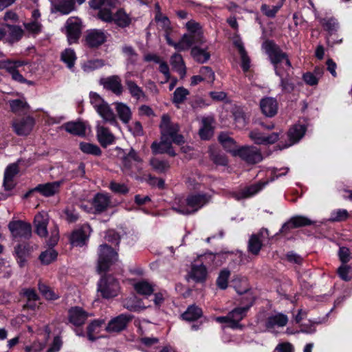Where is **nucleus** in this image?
<instances>
[{
    "instance_id": "nucleus-52",
    "label": "nucleus",
    "mask_w": 352,
    "mask_h": 352,
    "mask_svg": "<svg viewBox=\"0 0 352 352\" xmlns=\"http://www.w3.org/2000/svg\"><path fill=\"white\" fill-rule=\"evenodd\" d=\"M79 148L82 153L94 156H100L102 153L101 149L98 145L89 142H81Z\"/></svg>"
},
{
    "instance_id": "nucleus-60",
    "label": "nucleus",
    "mask_w": 352,
    "mask_h": 352,
    "mask_svg": "<svg viewBox=\"0 0 352 352\" xmlns=\"http://www.w3.org/2000/svg\"><path fill=\"white\" fill-rule=\"evenodd\" d=\"M25 29L32 34L38 35L42 32V25L38 21H31L23 23Z\"/></svg>"
},
{
    "instance_id": "nucleus-1",
    "label": "nucleus",
    "mask_w": 352,
    "mask_h": 352,
    "mask_svg": "<svg viewBox=\"0 0 352 352\" xmlns=\"http://www.w3.org/2000/svg\"><path fill=\"white\" fill-rule=\"evenodd\" d=\"M213 195L212 190L190 192L186 197H176L171 208L183 215L193 214L210 204Z\"/></svg>"
},
{
    "instance_id": "nucleus-14",
    "label": "nucleus",
    "mask_w": 352,
    "mask_h": 352,
    "mask_svg": "<svg viewBox=\"0 0 352 352\" xmlns=\"http://www.w3.org/2000/svg\"><path fill=\"white\" fill-rule=\"evenodd\" d=\"M281 134V131L279 132H273L270 134H265L258 129H255L250 131L248 136L256 144L268 145L276 142L279 140Z\"/></svg>"
},
{
    "instance_id": "nucleus-55",
    "label": "nucleus",
    "mask_w": 352,
    "mask_h": 352,
    "mask_svg": "<svg viewBox=\"0 0 352 352\" xmlns=\"http://www.w3.org/2000/svg\"><path fill=\"white\" fill-rule=\"evenodd\" d=\"M233 118L236 127L243 129L246 126L248 120L244 112L241 109H236L233 111Z\"/></svg>"
},
{
    "instance_id": "nucleus-21",
    "label": "nucleus",
    "mask_w": 352,
    "mask_h": 352,
    "mask_svg": "<svg viewBox=\"0 0 352 352\" xmlns=\"http://www.w3.org/2000/svg\"><path fill=\"white\" fill-rule=\"evenodd\" d=\"M103 328H104L107 331L109 332L110 321L106 324L104 320H94L87 327V338L92 342L96 340L100 337L97 335L100 333Z\"/></svg>"
},
{
    "instance_id": "nucleus-36",
    "label": "nucleus",
    "mask_w": 352,
    "mask_h": 352,
    "mask_svg": "<svg viewBox=\"0 0 352 352\" xmlns=\"http://www.w3.org/2000/svg\"><path fill=\"white\" fill-rule=\"evenodd\" d=\"M102 120L98 121L96 126L97 139L102 147L106 148L110 144V131L107 127L103 125Z\"/></svg>"
},
{
    "instance_id": "nucleus-25",
    "label": "nucleus",
    "mask_w": 352,
    "mask_h": 352,
    "mask_svg": "<svg viewBox=\"0 0 352 352\" xmlns=\"http://www.w3.org/2000/svg\"><path fill=\"white\" fill-rule=\"evenodd\" d=\"M205 43L206 39L203 32L184 34L182 36L184 51L188 50L193 46H203Z\"/></svg>"
},
{
    "instance_id": "nucleus-64",
    "label": "nucleus",
    "mask_w": 352,
    "mask_h": 352,
    "mask_svg": "<svg viewBox=\"0 0 352 352\" xmlns=\"http://www.w3.org/2000/svg\"><path fill=\"white\" fill-rule=\"evenodd\" d=\"M20 294L26 297L28 302L37 301L39 296L34 288H23L21 289Z\"/></svg>"
},
{
    "instance_id": "nucleus-28",
    "label": "nucleus",
    "mask_w": 352,
    "mask_h": 352,
    "mask_svg": "<svg viewBox=\"0 0 352 352\" xmlns=\"http://www.w3.org/2000/svg\"><path fill=\"white\" fill-rule=\"evenodd\" d=\"M110 205V197L102 193H97L91 201L93 213L95 214L104 212Z\"/></svg>"
},
{
    "instance_id": "nucleus-8",
    "label": "nucleus",
    "mask_w": 352,
    "mask_h": 352,
    "mask_svg": "<svg viewBox=\"0 0 352 352\" xmlns=\"http://www.w3.org/2000/svg\"><path fill=\"white\" fill-rule=\"evenodd\" d=\"M8 229L14 239L28 240L32 234L31 223L23 220H12L8 225Z\"/></svg>"
},
{
    "instance_id": "nucleus-31",
    "label": "nucleus",
    "mask_w": 352,
    "mask_h": 352,
    "mask_svg": "<svg viewBox=\"0 0 352 352\" xmlns=\"http://www.w3.org/2000/svg\"><path fill=\"white\" fill-rule=\"evenodd\" d=\"M56 12L69 14L75 9V0H50Z\"/></svg>"
},
{
    "instance_id": "nucleus-45",
    "label": "nucleus",
    "mask_w": 352,
    "mask_h": 352,
    "mask_svg": "<svg viewBox=\"0 0 352 352\" xmlns=\"http://www.w3.org/2000/svg\"><path fill=\"white\" fill-rule=\"evenodd\" d=\"M35 226V233L41 237H45L47 235V221L41 214L36 215L34 220Z\"/></svg>"
},
{
    "instance_id": "nucleus-61",
    "label": "nucleus",
    "mask_w": 352,
    "mask_h": 352,
    "mask_svg": "<svg viewBox=\"0 0 352 352\" xmlns=\"http://www.w3.org/2000/svg\"><path fill=\"white\" fill-rule=\"evenodd\" d=\"M199 74L204 80L208 82H213L214 80L215 75L211 67L208 66H203L199 69Z\"/></svg>"
},
{
    "instance_id": "nucleus-41",
    "label": "nucleus",
    "mask_w": 352,
    "mask_h": 352,
    "mask_svg": "<svg viewBox=\"0 0 352 352\" xmlns=\"http://www.w3.org/2000/svg\"><path fill=\"white\" fill-rule=\"evenodd\" d=\"M155 285L146 280H140L133 285L135 292L142 296H151L153 292Z\"/></svg>"
},
{
    "instance_id": "nucleus-2",
    "label": "nucleus",
    "mask_w": 352,
    "mask_h": 352,
    "mask_svg": "<svg viewBox=\"0 0 352 352\" xmlns=\"http://www.w3.org/2000/svg\"><path fill=\"white\" fill-rule=\"evenodd\" d=\"M109 270L110 245L103 243L98 248L96 272L100 278L97 283V296L107 300L110 299V275L107 274Z\"/></svg>"
},
{
    "instance_id": "nucleus-29",
    "label": "nucleus",
    "mask_w": 352,
    "mask_h": 352,
    "mask_svg": "<svg viewBox=\"0 0 352 352\" xmlns=\"http://www.w3.org/2000/svg\"><path fill=\"white\" fill-rule=\"evenodd\" d=\"M61 184L60 181L40 184L35 187V190L43 196L50 197L59 192Z\"/></svg>"
},
{
    "instance_id": "nucleus-50",
    "label": "nucleus",
    "mask_w": 352,
    "mask_h": 352,
    "mask_svg": "<svg viewBox=\"0 0 352 352\" xmlns=\"http://www.w3.org/2000/svg\"><path fill=\"white\" fill-rule=\"evenodd\" d=\"M202 316V310L196 305H190L186 311L182 314L184 320L187 321H194Z\"/></svg>"
},
{
    "instance_id": "nucleus-56",
    "label": "nucleus",
    "mask_w": 352,
    "mask_h": 352,
    "mask_svg": "<svg viewBox=\"0 0 352 352\" xmlns=\"http://www.w3.org/2000/svg\"><path fill=\"white\" fill-rule=\"evenodd\" d=\"M230 276V271L226 268L220 271L217 278V285L221 289H226L228 287V279Z\"/></svg>"
},
{
    "instance_id": "nucleus-47",
    "label": "nucleus",
    "mask_w": 352,
    "mask_h": 352,
    "mask_svg": "<svg viewBox=\"0 0 352 352\" xmlns=\"http://www.w3.org/2000/svg\"><path fill=\"white\" fill-rule=\"evenodd\" d=\"M38 289L43 297L47 300H56L60 298V296L55 293L50 286L41 281L38 283Z\"/></svg>"
},
{
    "instance_id": "nucleus-33",
    "label": "nucleus",
    "mask_w": 352,
    "mask_h": 352,
    "mask_svg": "<svg viewBox=\"0 0 352 352\" xmlns=\"http://www.w3.org/2000/svg\"><path fill=\"white\" fill-rule=\"evenodd\" d=\"M62 127L65 131L74 135L84 137L86 133V126L82 121H69L65 122Z\"/></svg>"
},
{
    "instance_id": "nucleus-16",
    "label": "nucleus",
    "mask_w": 352,
    "mask_h": 352,
    "mask_svg": "<svg viewBox=\"0 0 352 352\" xmlns=\"http://www.w3.org/2000/svg\"><path fill=\"white\" fill-rule=\"evenodd\" d=\"M115 155L121 160L122 166L126 169H131L135 162H141L142 160L138 156L135 151L131 148L128 153L123 149L116 147L114 149Z\"/></svg>"
},
{
    "instance_id": "nucleus-44",
    "label": "nucleus",
    "mask_w": 352,
    "mask_h": 352,
    "mask_svg": "<svg viewBox=\"0 0 352 352\" xmlns=\"http://www.w3.org/2000/svg\"><path fill=\"white\" fill-rule=\"evenodd\" d=\"M306 128L304 125H294L288 132V137L291 143L289 146L298 142L305 135Z\"/></svg>"
},
{
    "instance_id": "nucleus-5",
    "label": "nucleus",
    "mask_w": 352,
    "mask_h": 352,
    "mask_svg": "<svg viewBox=\"0 0 352 352\" xmlns=\"http://www.w3.org/2000/svg\"><path fill=\"white\" fill-rule=\"evenodd\" d=\"M28 62L25 60L6 59L0 60V69H5L12 76V79L19 83L26 82V78L19 72V68L27 65Z\"/></svg>"
},
{
    "instance_id": "nucleus-3",
    "label": "nucleus",
    "mask_w": 352,
    "mask_h": 352,
    "mask_svg": "<svg viewBox=\"0 0 352 352\" xmlns=\"http://www.w3.org/2000/svg\"><path fill=\"white\" fill-rule=\"evenodd\" d=\"M264 48L273 64L275 73L278 76H283L284 72L292 70V65L286 53L283 52L278 46L272 41H267Z\"/></svg>"
},
{
    "instance_id": "nucleus-49",
    "label": "nucleus",
    "mask_w": 352,
    "mask_h": 352,
    "mask_svg": "<svg viewBox=\"0 0 352 352\" xmlns=\"http://www.w3.org/2000/svg\"><path fill=\"white\" fill-rule=\"evenodd\" d=\"M76 59V53L72 48H66L61 52L60 60L67 65L69 69L74 67Z\"/></svg>"
},
{
    "instance_id": "nucleus-15",
    "label": "nucleus",
    "mask_w": 352,
    "mask_h": 352,
    "mask_svg": "<svg viewBox=\"0 0 352 352\" xmlns=\"http://www.w3.org/2000/svg\"><path fill=\"white\" fill-rule=\"evenodd\" d=\"M33 246L28 242L18 243L14 247V256L20 267H23L32 257Z\"/></svg>"
},
{
    "instance_id": "nucleus-35",
    "label": "nucleus",
    "mask_w": 352,
    "mask_h": 352,
    "mask_svg": "<svg viewBox=\"0 0 352 352\" xmlns=\"http://www.w3.org/2000/svg\"><path fill=\"white\" fill-rule=\"evenodd\" d=\"M190 55L195 61L200 64L206 63L210 58V53L207 47L193 46L191 48Z\"/></svg>"
},
{
    "instance_id": "nucleus-26",
    "label": "nucleus",
    "mask_w": 352,
    "mask_h": 352,
    "mask_svg": "<svg viewBox=\"0 0 352 352\" xmlns=\"http://www.w3.org/2000/svg\"><path fill=\"white\" fill-rule=\"evenodd\" d=\"M208 275L206 267L201 264L192 263L188 274L187 280H192L195 283H204L206 281Z\"/></svg>"
},
{
    "instance_id": "nucleus-46",
    "label": "nucleus",
    "mask_w": 352,
    "mask_h": 352,
    "mask_svg": "<svg viewBox=\"0 0 352 352\" xmlns=\"http://www.w3.org/2000/svg\"><path fill=\"white\" fill-rule=\"evenodd\" d=\"M213 119L212 118H204L201 120L202 126L199 129V135L203 140H208L212 135L213 131L212 123Z\"/></svg>"
},
{
    "instance_id": "nucleus-12",
    "label": "nucleus",
    "mask_w": 352,
    "mask_h": 352,
    "mask_svg": "<svg viewBox=\"0 0 352 352\" xmlns=\"http://www.w3.org/2000/svg\"><path fill=\"white\" fill-rule=\"evenodd\" d=\"M66 36L69 44L78 41L82 32V21L78 17H69L65 23Z\"/></svg>"
},
{
    "instance_id": "nucleus-19",
    "label": "nucleus",
    "mask_w": 352,
    "mask_h": 352,
    "mask_svg": "<svg viewBox=\"0 0 352 352\" xmlns=\"http://www.w3.org/2000/svg\"><path fill=\"white\" fill-rule=\"evenodd\" d=\"M269 237L267 229L262 228L256 234H252L248 241V250L254 255H257L263 245V243Z\"/></svg>"
},
{
    "instance_id": "nucleus-54",
    "label": "nucleus",
    "mask_w": 352,
    "mask_h": 352,
    "mask_svg": "<svg viewBox=\"0 0 352 352\" xmlns=\"http://www.w3.org/2000/svg\"><path fill=\"white\" fill-rule=\"evenodd\" d=\"M280 78V85L282 90L285 93H291L294 89V84L291 81L289 76V72H284L283 76H279Z\"/></svg>"
},
{
    "instance_id": "nucleus-42",
    "label": "nucleus",
    "mask_w": 352,
    "mask_h": 352,
    "mask_svg": "<svg viewBox=\"0 0 352 352\" xmlns=\"http://www.w3.org/2000/svg\"><path fill=\"white\" fill-rule=\"evenodd\" d=\"M218 139L224 148L234 156V152L238 148L234 139L226 133H220Z\"/></svg>"
},
{
    "instance_id": "nucleus-27",
    "label": "nucleus",
    "mask_w": 352,
    "mask_h": 352,
    "mask_svg": "<svg viewBox=\"0 0 352 352\" xmlns=\"http://www.w3.org/2000/svg\"><path fill=\"white\" fill-rule=\"evenodd\" d=\"M251 305L252 304L243 307H237L229 312L230 324H228V327L232 329H241L242 325L239 324V322L245 316Z\"/></svg>"
},
{
    "instance_id": "nucleus-59",
    "label": "nucleus",
    "mask_w": 352,
    "mask_h": 352,
    "mask_svg": "<svg viewBox=\"0 0 352 352\" xmlns=\"http://www.w3.org/2000/svg\"><path fill=\"white\" fill-rule=\"evenodd\" d=\"M124 91L121 83V78L118 76H111V92L117 96H120Z\"/></svg>"
},
{
    "instance_id": "nucleus-43",
    "label": "nucleus",
    "mask_w": 352,
    "mask_h": 352,
    "mask_svg": "<svg viewBox=\"0 0 352 352\" xmlns=\"http://www.w3.org/2000/svg\"><path fill=\"white\" fill-rule=\"evenodd\" d=\"M170 61L171 65L178 72L181 78H184L186 74V67L182 55L179 54H173Z\"/></svg>"
},
{
    "instance_id": "nucleus-37",
    "label": "nucleus",
    "mask_w": 352,
    "mask_h": 352,
    "mask_svg": "<svg viewBox=\"0 0 352 352\" xmlns=\"http://www.w3.org/2000/svg\"><path fill=\"white\" fill-rule=\"evenodd\" d=\"M314 222L309 218L304 216H295L290 219V220L285 223L283 227L282 230L287 229L298 228L302 226L312 225Z\"/></svg>"
},
{
    "instance_id": "nucleus-62",
    "label": "nucleus",
    "mask_w": 352,
    "mask_h": 352,
    "mask_svg": "<svg viewBox=\"0 0 352 352\" xmlns=\"http://www.w3.org/2000/svg\"><path fill=\"white\" fill-rule=\"evenodd\" d=\"M19 171V166L16 164H10L5 170L3 179L11 181L14 179V177L18 174Z\"/></svg>"
},
{
    "instance_id": "nucleus-10",
    "label": "nucleus",
    "mask_w": 352,
    "mask_h": 352,
    "mask_svg": "<svg viewBox=\"0 0 352 352\" xmlns=\"http://www.w3.org/2000/svg\"><path fill=\"white\" fill-rule=\"evenodd\" d=\"M23 34V29L19 25L3 23L0 27V41L5 39L10 44L19 41Z\"/></svg>"
},
{
    "instance_id": "nucleus-4",
    "label": "nucleus",
    "mask_w": 352,
    "mask_h": 352,
    "mask_svg": "<svg viewBox=\"0 0 352 352\" xmlns=\"http://www.w3.org/2000/svg\"><path fill=\"white\" fill-rule=\"evenodd\" d=\"M160 128L161 131V135L172 140L174 143L177 144H180L184 142L183 135L177 134L179 130L178 124L172 122L168 115L164 114L162 116Z\"/></svg>"
},
{
    "instance_id": "nucleus-30",
    "label": "nucleus",
    "mask_w": 352,
    "mask_h": 352,
    "mask_svg": "<svg viewBox=\"0 0 352 352\" xmlns=\"http://www.w3.org/2000/svg\"><path fill=\"white\" fill-rule=\"evenodd\" d=\"M267 183V182H260L257 184L247 186L241 189L239 192L233 193V196L237 200L250 197L261 190Z\"/></svg>"
},
{
    "instance_id": "nucleus-20",
    "label": "nucleus",
    "mask_w": 352,
    "mask_h": 352,
    "mask_svg": "<svg viewBox=\"0 0 352 352\" xmlns=\"http://www.w3.org/2000/svg\"><path fill=\"white\" fill-rule=\"evenodd\" d=\"M35 124V120L32 116H28L22 118L12 124L14 131L18 135H28Z\"/></svg>"
},
{
    "instance_id": "nucleus-24",
    "label": "nucleus",
    "mask_w": 352,
    "mask_h": 352,
    "mask_svg": "<svg viewBox=\"0 0 352 352\" xmlns=\"http://www.w3.org/2000/svg\"><path fill=\"white\" fill-rule=\"evenodd\" d=\"M88 314L82 307L76 306L68 311L69 322L76 327H80L85 324Z\"/></svg>"
},
{
    "instance_id": "nucleus-23",
    "label": "nucleus",
    "mask_w": 352,
    "mask_h": 352,
    "mask_svg": "<svg viewBox=\"0 0 352 352\" xmlns=\"http://www.w3.org/2000/svg\"><path fill=\"white\" fill-rule=\"evenodd\" d=\"M172 140L161 135L160 142H154L151 144V149L154 154L168 153L170 156H175L176 153L172 147Z\"/></svg>"
},
{
    "instance_id": "nucleus-58",
    "label": "nucleus",
    "mask_w": 352,
    "mask_h": 352,
    "mask_svg": "<svg viewBox=\"0 0 352 352\" xmlns=\"http://www.w3.org/2000/svg\"><path fill=\"white\" fill-rule=\"evenodd\" d=\"M281 7L282 4H277L272 6H270L267 4H263L261 7V10L266 16L269 18H274Z\"/></svg>"
},
{
    "instance_id": "nucleus-18",
    "label": "nucleus",
    "mask_w": 352,
    "mask_h": 352,
    "mask_svg": "<svg viewBox=\"0 0 352 352\" xmlns=\"http://www.w3.org/2000/svg\"><path fill=\"white\" fill-rule=\"evenodd\" d=\"M119 3L118 0H111V22L113 21L116 25L124 28L129 26L132 19L123 8H118L113 12V8Z\"/></svg>"
},
{
    "instance_id": "nucleus-51",
    "label": "nucleus",
    "mask_w": 352,
    "mask_h": 352,
    "mask_svg": "<svg viewBox=\"0 0 352 352\" xmlns=\"http://www.w3.org/2000/svg\"><path fill=\"white\" fill-rule=\"evenodd\" d=\"M125 83L131 96L133 98L137 100H140L145 97V94L142 89L138 86L136 82L131 80H126Z\"/></svg>"
},
{
    "instance_id": "nucleus-22",
    "label": "nucleus",
    "mask_w": 352,
    "mask_h": 352,
    "mask_svg": "<svg viewBox=\"0 0 352 352\" xmlns=\"http://www.w3.org/2000/svg\"><path fill=\"white\" fill-rule=\"evenodd\" d=\"M106 36L101 30H88L85 36V44L89 48H97L106 41Z\"/></svg>"
},
{
    "instance_id": "nucleus-9",
    "label": "nucleus",
    "mask_w": 352,
    "mask_h": 352,
    "mask_svg": "<svg viewBox=\"0 0 352 352\" xmlns=\"http://www.w3.org/2000/svg\"><path fill=\"white\" fill-rule=\"evenodd\" d=\"M234 156H239L248 164H254L263 160L260 149L254 146H243L239 147L234 152Z\"/></svg>"
},
{
    "instance_id": "nucleus-11",
    "label": "nucleus",
    "mask_w": 352,
    "mask_h": 352,
    "mask_svg": "<svg viewBox=\"0 0 352 352\" xmlns=\"http://www.w3.org/2000/svg\"><path fill=\"white\" fill-rule=\"evenodd\" d=\"M90 102L102 119V122H110V106L96 92L89 93Z\"/></svg>"
},
{
    "instance_id": "nucleus-34",
    "label": "nucleus",
    "mask_w": 352,
    "mask_h": 352,
    "mask_svg": "<svg viewBox=\"0 0 352 352\" xmlns=\"http://www.w3.org/2000/svg\"><path fill=\"white\" fill-rule=\"evenodd\" d=\"M199 259L201 263L205 266L217 267L223 263L224 256L223 254L220 253L208 252L199 256Z\"/></svg>"
},
{
    "instance_id": "nucleus-40",
    "label": "nucleus",
    "mask_w": 352,
    "mask_h": 352,
    "mask_svg": "<svg viewBox=\"0 0 352 352\" xmlns=\"http://www.w3.org/2000/svg\"><path fill=\"white\" fill-rule=\"evenodd\" d=\"M234 45L237 47L241 60V67L244 72H247L250 67V59L241 40H236Z\"/></svg>"
},
{
    "instance_id": "nucleus-32",
    "label": "nucleus",
    "mask_w": 352,
    "mask_h": 352,
    "mask_svg": "<svg viewBox=\"0 0 352 352\" xmlns=\"http://www.w3.org/2000/svg\"><path fill=\"white\" fill-rule=\"evenodd\" d=\"M262 112L267 117H273L278 111V103L275 98L266 97L260 102Z\"/></svg>"
},
{
    "instance_id": "nucleus-38",
    "label": "nucleus",
    "mask_w": 352,
    "mask_h": 352,
    "mask_svg": "<svg viewBox=\"0 0 352 352\" xmlns=\"http://www.w3.org/2000/svg\"><path fill=\"white\" fill-rule=\"evenodd\" d=\"M116 113L120 120L127 124L131 119V111L129 106L122 102H114Z\"/></svg>"
},
{
    "instance_id": "nucleus-48",
    "label": "nucleus",
    "mask_w": 352,
    "mask_h": 352,
    "mask_svg": "<svg viewBox=\"0 0 352 352\" xmlns=\"http://www.w3.org/2000/svg\"><path fill=\"white\" fill-rule=\"evenodd\" d=\"M189 94V91L184 87H177L173 92L172 102L177 107H179L186 100Z\"/></svg>"
},
{
    "instance_id": "nucleus-57",
    "label": "nucleus",
    "mask_w": 352,
    "mask_h": 352,
    "mask_svg": "<svg viewBox=\"0 0 352 352\" xmlns=\"http://www.w3.org/2000/svg\"><path fill=\"white\" fill-rule=\"evenodd\" d=\"M150 164L154 170L158 173H164L168 170L170 165L167 161L160 160L157 158H153L150 161Z\"/></svg>"
},
{
    "instance_id": "nucleus-39",
    "label": "nucleus",
    "mask_w": 352,
    "mask_h": 352,
    "mask_svg": "<svg viewBox=\"0 0 352 352\" xmlns=\"http://www.w3.org/2000/svg\"><path fill=\"white\" fill-rule=\"evenodd\" d=\"M131 318L129 315L120 314L111 319V332H120L124 330Z\"/></svg>"
},
{
    "instance_id": "nucleus-63",
    "label": "nucleus",
    "mask_w": 352,
    "mask_h": 352,
    "mask_svg": "<svg viewBox=\"0 0 352 352\" xmlns=\"http://www.w3.org/2000/svg\"><path fill=\"white\" fill-rule=\"evenodd\" d=\"M65 219L69 223L76 222L79 219V214L74 208H67L63 210Z\"/></svg>"
},
{
    "instance_id": "nucleus-6",
    "label": "nucleus",
    "mask_w": 352,
    "mask_h": 352,
    "mask_svg": "<svg viewBox=\"0 0 352 352\" xmlns=\"http://www.w3.org/2000/svg\"><path fill=\"white\" fill-rule=\"evenodd\" d=\"M126 234L123 229L111 231V271L114 270L116 273L122 272V264L119 260L117 250L120 239Z\"/></svg>"
},
{
    "instance_id": "nucleus-53",
    "label": "nucleus",
    "mask_w": 352,
    "mask_h": 352,
    "mask_svg": "<svg viewBox=\"0 0 352 352\" xmlns=\"http://www.w3.org/2000/svg\"><path fill=\"white\" fill-rule=\"evenodd\" d=\"M58 256L56 250L50 248L44 252H42L39 255V260L43 265H49L53 261H56Z\"/></svg>"
},
{
    "instance_id": "nucleus-17",
    "label": "nucleus",
    "mask_w": 352,
    "mask_h": 352,
    "mask_svg": "<svg viewBox=\"0 0 352 352\" xmlns=\"http://www.w3.org/2000/svg\"><path fill=\"white\" fill-rule=\"evenodd\" d=\"M89 6L94 10H98V19L110 23V0H89Z\"/></svg>"
},
{
    "instance_id": "nucleus-7",
    "label": "nucleus",
    "mask_w": 352,
    "mask_h": 352,
    "mask_svg": "<svg viewBox=\"0 0 352 352\" xmlns=\"http://www.w3.org/2000/svg\"><path fill=\"white\" fill-rule=\"evenodd\" d=\"M92 229L89 223H84L74 229L70 234L69 241L74 247L82 248L88 243Z\"/></svg>"
},
{
    "instance_id": "nucleus-13",
    "label": "nucleus",
    "mask_w": 352,
    "mask_h": 352,
    "mask_svg": "<svg viewBox=\"0 0 352 352\" xmlns=\"http://www.w3.org/2000/svg\"><path fill=\"white\" fill-rule=\"evenodd\" d=\"M287 322L288 317L287 315L283 313L275 312L266 318L265 327L266 331L272 333H276L278 329L285 327Z\"/></svg>"
}]
</instances>
